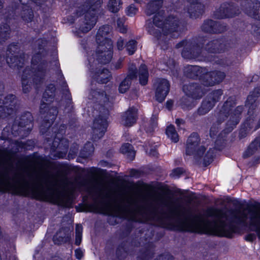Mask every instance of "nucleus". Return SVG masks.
I'll return each mask as SVG.
<instances>
[{
	"label": "nucleus",
	"mask_w": 260,
	"mask_h": 260,
	"mask_svg": "<svg viewBox=\"0 0 260 260\" xmlns=\"http://www.w3.org/2000/svg\"><path fill=\"white\" fill-rule=\"evenodd\" d=\"M189 217L195 221L203 223V225L197 224H187L180 221H176V224L172 222H166L160 220L159 226L171 231L187 232L200 235H207L218 237H225L231 239L233 234L236 233L239 228L232 223L226 224L225 221L220 220L226 218L224 210L215 207H210L204 212L203 215H193L190 214V210H187Z\"/></svg>",
	"instance_id": "1"
},
{
	"label": "nucleus",
	"mask_w": 260,
	"mask_h": 260,
	"mask_svg": "<svg viewBox=\"0 0 260 260\" xmlns=\"http://www.w3.org/2000/svg\"><path fill=\"white\" fill-rule=\"evenodd\" d=\"M236 105V102L235 98L230 96L223 103L221 109L217 113V121L219 123H222L229 116H230V119L226 122L224 128L216 137L213 148L214 150L222 151L224 148L226 141V135L232 132L240 122L243 107L242 106H238L233 110Z\"/></svg>",
	"instance_id": "2"
},
{
	"label": "nucleus",
	"mask_w": 260,
	"mask_h": 260,
	"mask_svg": "<svg viewBox=\"0 0 260 260\" xmlns=\"http://www.w3.org/2000/svg\"><path fill=\"white\" fill-rule=\"evenodd\" d=\"M41 53L39 51L32 57L31 63L36 67H26L22 71L21 84L23 92H30L32 85L39 88L45 81L47 74V61L42 60Z\"/></svg>",
	"instance_id": "3"
},
{
	"label": "nucleus",
	"mask_w": 260,
	"mask_h": 260,
	"mask_svg": "<svg viewBox=\"0 0 260 260\" xmlns=\"http://www.w3.org/2000/svg\"><path fill=\"white\" fill-rule=\"evenodd\" d=\"M183 75L187 78L199 80L205 87L219 84L226 76L224 72L220 71H208L206 68L190 64L184 67Z\"/></svg>",
	"instance_id": "4"
},
{
	"label": "nucleus",
	"mask_w": 260,
	"mask_h": 260,
	"mask_svg": "<svg viewBox=\"0 0 260 260\" xmlns=\"http://www.w3.org/2000/svg\"><path fill=\"white\" fill-rule=\"evenodd\" d=\"M56 90L55 85L53 83H49L46 86L45 91L43 93L42 101L40 107V113L44 115L41 126L44 127V128H41V132L43 134L46 133L51 127L58 113L56 107H50L49 104L44 102V101H46L49 103H51L54 101Z\"/></svg>",
	"instance_id": "5"
},
{
	"label": "nucleus",
	"mask_w": 260,
	"mask_h": 260,
	"mask_svg": "<svg viewBox=\"0 0 260 260\" xmlns=\"http://www.w3.org/2000/svg\"><path fill=\"white\" fill-rule=\"evenodd\" d=\"M207 41L206 36L198 35L189 40L184 39L176 44L175 47H183L182 57L186 59H196L201 56L203 48Z\"/></svg>",
	"instance_id": "6"
},
{
	"label": "nucleus",
	"mask_w": 260,
	"mask_h": 260,
	"mask_svg": "<svg viewBox=\"0 0 260 260\" xmlns=\"http://www.w3.org/2000/svg\"><path fill=\"white\" fill-rule=\"evenodd\" d=\"M101 0H86L85 6L87 12L85 15L84 21L80 24L79 29L83 33L89 31L96 24L100 8L101 7Z\"/></svg>",
	"instance_id": "7"
},
{
	"label": "nucleus",
	"mask_w": 260,
	"mask_h": 260,
	"mask_svg": "<svg viewBox=\"0 0 260 260\" xmlns=\"http://www.w3.org/2000/svg\"><path fill=\"white\" fill-rule=\"evenodd\" d=\"M31 198L40 201H48L62 208H73V199L70 196H66L63 192L54 196L48 190L45 192L36 193L32 192Z\"/></svg>",
	"instance_id": "8"
},
{
	"label": "nucleus",
	"mask_w": 260,
	"mask_h": 260,
	"mask_svg": "<svg viewBox=\"0 0 260 260\" xmlns=\"http://www.w3.org/2000/svg\"><path fill=\"white\" fill-rule=\"evenodd\" d=\"M201 142V138L199 134L197 132L192 133L186 141L185 147V153L188 156H193L196 164L199 165L201 162V159L206 150V147L204 145L199 146Z\"/></svg>",
	"instance_id": "9"
},
{
	"label": "nucleus",
	"mask_w": 260,
	"mask_h": 260,
	"mask_svg": "<svg viewBox=\"0 0 260 260\" xmlns=\"http://www.w3.org/2000/svg\"><path fill=\"white\" fill-rule=\"evenodd\" d=\"M153 23L155 26L161 28L164 36L177 32L179 27L178 21L173 16L166 17L164 10L154 15Z\"/></svg>",
	"instance_id": "10"
},
{
	"label": "nucleus",
	"mask_w": 260,
	"mask_h": 260,
	"mask_svg": "<svg viewBox=\"0 0 260 260\" xmlns=\"http://www.w3.org/2000/svg\"><path fill=\"white\" fill-rule=\"evenodd\" d=\"M103 110V111H100L99 114L93 121L91 140L94 142L104 137L108 126L107 119L109 117V111L104 107Z\"/></svg>",
	"instance_id": "11"
},
{
	"label": "nucleus",
	"mask_w": 260,
	"mask_h": 260,
	"mask_svg": "<svg viewBox=\"0 0 260 260\" xmlns=\"http://www.w3.org/2000/svg\"><path fill=\"white\" fill-rule=\"evenodd\" d=\"M98 46L95 51L96 60L99 64H107L110 62L113 55V46L110 39H104L103 42H99L96 38Z\"/></svg>",
	"instance_id": "12"
},
{
	"label": "nucleus",
	"mask_w": 260,
	"mask_h": 260,
	"mask_svg": "<svg viewBox=\"0 0 260 260\" xmlns=\"http://www.w3.org/2000/svg\"><path fill=\"white\" fill-rule=\"evenodd\" d=\"M240 13L238 4L234 1H228L222 3L218 8L213 12L214 17L217 19L232 18Z\"/></svg>",
	"instance_id": "13"
},
{
	"label": "nucleus",
	"mask_w": 260,
	"mask_h": 260,
	"mask_svg": "<svg viewBox=\"0 0 260 260\" xmlns=\"http://www.w3.org/2000/svg\"><path fill=\"white\" fill-rule=\"evenodd\" d=\"M17 99L15 95L9 94L4 100L0 99V118H7L16 112Z\"/></svg>",
	"instance_id": "14"
},
{
	"label": "nucleus",
	"mask_w": 260,
	"mask_h": 260,
	"mask_svg": "<svg viewBox=\"0 0 260 260\" xmlns=\"http://www.w3.org/2000/svg\"><path fill=\"white\" fill-rule=\"evenodd\" d=\"M247 209L251 215L249 222L250 230L255 232L260 239V216L257 215L256 212L260 211V202L256 201L253 203L247 204Z\"/></svg>",
	"instance_id": "15"
},
{
	"label": "nucleus",
	"mask_w": 260,
	"mask_h": 260,
	"mask_svg": "<svg viewBox=\"0 0 260 260\" xmlns=\"http://www.w3.org/2000/svg\"><path fill=\"white\" fill-rule=\"evenodd\" d=\"M69 149V141L64 138H54L50 147L52 152H55L54 157L62 158Z\"/></svg>",
	"instance_id": "16"
},
{
	"label": "nucleus",
	"mask_w": 260,
	"mask_h": 260,
	"mask_svg": "<svg viewBox=\"0 0 260 260\" xmlns=\"http://www.w3.org/2000/svg\"><path fill=\"white\" fill-rule=\"evenodd\" d=\"M43 1L44 0H19L22 5L20 16L22 20L25 23L32 22L34 18V14L29 3H34L37 6H40L42 4Z\"/></svg>",
	"instance_id": "17"
},
{
	"label": "nucleus",
	"mask_w": 260,
	"mask_h": 260,
	"mask_svg": "<svg viewBox=\"0 0 260 260\" xmlns=\"http://www.w3.org/2000/svg\"><path fill=\"white\" fill-rule=\"evenodd\" d=\"M29 157L33 161H40L46 162L47 166L58 170L60 172L67 173L71 170V166L67 163L52 161L38 154L37 152L29 155Z\"/></svg>",
	"instance_id": "18"
},
{
	"label": "nucleus",
	"mask_w": 260,
	"mask_h": 260,
	"mask_svg": "<svg viewBox=\"0 0 260 260\" xmlns=\"http://www.w3.org/2000/svg\"><path fill=\"white\" fill-rule=\"evenodd\" d=\"M14 123L17 124L18 131L29 134L34 126V117L31 112L25 111L15 119Z\"/></svg>",
	"instance_id": "19"
},
{
	"label": "nucleus",
	"mask_w": 260,
	"mask_h": 260,
	"mask_svg": "<svg viewBox=\"0 0 260 260\" xmlns=\"http://www.w3.org/2000/svg\"><path fill=\"white\" fill-rule=\"evenodd\" d=\"M241 6L244 12L252 18L260 20V1L243 0Z\"/></svg>",
	"instance_id": "20"
},
{
	"label": "nucleus",
	"mask_w": 260,
	"mask_h": 260,
	"mask_svg": "<svg viewBox=\"0 0 260 260\" xmlns=\"http://www.w3.org/2000/svg\"><path fill=\"white\" fill-rule=\"evenodd\" d=\"M201 28L204 32L211 34H221L228 29L227 25L225 23L212 19L204 20Z\"/></svg>",
	"instance_id": "21"
},
{
	"label": "nucleus",
	"mask_w": 260,
	"mask_h": 260,
	"mask_svg": "<svg viewBox=\"0 0 260 260\" xmlns=\"http://www.w3.org/2000/svg\"><path fill=\"white\" fill-rule=\"evenodd\" d=\"M90 72L92 80L99 84H107L112 78L111 72L105 68H96L95 70L90 68Z\"/></svg>",
	"instance_id": "22"
},
{
	"label": "nucleus",
	"mask_w": 260,
	"mask_h": 260,
	"mask_svg": "<svg viewBox=\"0 0 260 260\" xmlns=\"http://www.w3.org/2000/svg\"><path fill=\"white\" fill-rule=\"evenodd\" d=\"M170 90V83L165 78L159 79L157 82L155 92V98L159 103H162L166 99Z\"/></svg>",
	"instance_id": "23"
},
{
	"label": "nucleus",
	"mask_w": 260,
	"mask_h": 260,
	"mask_svg": "<svg viewBox=\"0 0 260 260\" xmlns=\"http://www.w3.org/2000/svg\"><path fill=\"white\" fill-rule=\"evenodd\" d=\"M203 49L209 53H220L225 51L226 44L223 38H217L206 42Z\"/></svg>",
	"instance_id": "24"
},
{
	"label": "nucleus",
	"mask_w": 260,
	"mask_h": 260,
	"mask_svg": "<svg viewBox=\"0 0 260 260\" xmlns=\"http://www.w3.org/2000/svg\"><path fill=\"white\" fill-rule=\"evenodd\" d=\"M260 96V88L255 87L251 91L247 96L245 101V106L248 108L247 115L248 116L253 115L256 118V114L255 113V110L257 106L256 101Z\"/></svg>",
	"instance_id": "25"
},
{
	"label": "nucleus",
	"mask_w": 260,
	"mask_h": 260,
	"mask_svg": "<svg viewBox=\"0 0 260 260\" xmlns=\"http://www.w3.org/2000/svg\"><path fill=\"white\" fill-rule=\"evenodd\" d=\"M183 90L186 96L194 100L200 99L204 94L202 87L198 83L183 85Z\"/></svg>",
	"instance_id": "26"
},
{
	"label": "nucleus",
	"mask_w": 260,
	"mask_h": 260,
	"mask_svg": "<svg viewBox=\"0 0 260 260\" xmlns=\"http://www.w3.org/2000/svg\"><path fill=\"white\" fill-rule=\"evenodd\" d=\"M189 3L187 8V12L191 18H198L201 17L205 12V6L198 0H187Z\"/></svg>",
	"instance_id": "27"
},
{
	"label": "nucleus",
	"mask_w": 260,
	"mask_h": 260,
	"mask_svg": "<svg viewBox=\"0 0 260 260\" xmlns=\"http://www.w3.org/2000/svg\"><path fill=\"white\" fill-rule=\"evenodd\" d=\"M155 245L149 242L145 244L144 247L139 250V254L137 256V260H150L154 255Z\"/></svg>",
	"instance_id": "28"
},
{
	"label": "nucleus",
	"mask_w": 260,
	"mask_h": 260,
	"mask_svg": "<svg viewBox=\"0 0 260 260\" xmlns=\"http://www.w3.org/2000/svg\"><path fill=\"white\" fill-rule=\"evenodd\" d=\"M137 111L133 108H129L121 115L123 124L126 127L132 126L137 122Z\"/></svg>",
	"instance_id": "29"
},
{
	"label": "nucleus",
	"mask_w": 260,
	"mask_h": 260,
	"mask_svg": "<svg viewBox=\"0 0 260 260\" xmlns=\"http://www.w3.org/2000/svg\"><path fill=\"white\" fill-rule=\"evenodd\" d=\"M7 63L10 68L18 71L20 70L24 66V57L22 55H10L7 59Z\"/></svg>",
	"instance_id": "30"
},
{
	"label": "nucleus",
	"mask_w": 260,
	"mask_h": 260,
	"mask_svg": "<svg viewBox=\"0 0 260 260\" xmlns=\"http://www.w3.org/2000/svg\"><path fill=\"white\" fill-rule=\"evenodd\" d=\"M162 2L160 0H152L149 2L145 10V14L146 15L150 16L153 14L154 15L160 12L159 9L162 7ZM162 10H161V11Z\"/></svg>",
	"instance_id": "31"
},
{
	"label": "nucleus",
	"mask_w": 260,
	"mask_h": 260,
	"mask_svg": "<svg viewBox=\"0 0 260 260\" xmlns=\"http://www.w3.org/2000/svg\"><path fill=\"white\" fill-rule=\"evenodd\" d=\"M215 104L208 97H206L201 103V106L198 109L197 111L194 112V115H198L200 116L204 115L210 111L215 106Z\"/></svg>",
	"instance_id": "32"
},
{
	"label": "nucleus",
	"mask_w": 260,
	"mask_h": 260,
	"mask_svg": "<svg viewBox=\"0 0 260 260\" xmlns=\"http://www.w3.org/2000/svg\"><path fill=\"white\" fill-rule=\"evenodd\" d=\"M127 242L123 241L117 246L116 249V256L118 260H124L126 258L128 251Z\"/></svg>",
	"instance_id": "33"
},
{
	"label": "nucleus",
	"mask_w": 260,
	"mask_h": 260,
	"mask_svg": "<svg viewBox=\"0 0 260 260\" xmlns=\"http://www.w3.org/2000/svg\"><path fill=\"white\" fill-rule=\"evenodd\" d=\"M70 240V237L64 232L62 233L59 230L53 236L52 241L55 245H60L62 243H66Z\"/></svg>",
	"instance_id": "34"
},
{
	"label": "nucleus",
	"mask_w": 260,
	"mask_h": 260,
	"mask_svg": "<svg viewBox=\"0 0 260 260\" xmlns=\"http://www.w3.org/2000/svg\"><path fill=\"white\" fill-rule=\"evenodd\" d=\"M149 73L147 66L141 64L139 68V83L142 86L147 84L148 81Z\"/></svg>",
	"instance_id": "35"
},
{
	"label": "nucleus",
	"mask_w": 260,
	"mask_h": 260,
	"mask_svg": "<svg viewBox=\"0 0 260 260\" xmlns=\"http://www.w3.org/2000/svg\"><path fill=\"white\" fill-rule=\"evenodd\" d=\"M120 151L122 154H126L131 160H133L135 158L136 152L134 147L128 143L123 144L120 148Z\"/></svg>",
	"instance_id": "36"
},
{
	"label": "nucleus",
	"mask_w": 260,
	"mask_h": 260,
	"mask_svg": "<svg viewBox=\"0 0 260 260\" xmlns=\"http://www.w3.org/2000/svg\"><path fill=\"white\" fill-rule=\"evenodd\" d=\"M165 134L172 142L177 143L179 140V136L177 133L175 127L173 124H170L166 128Z\"/></svg>",
	"instance_id": "37"
},
{
	"label": "nucleus",
	"mask_w": 260,
	"mask_h": 260,
	"mask_svg": "<svg viewBox=\"0 0 260 260\" xmlns=\"http://www.w3.org/2000/svg\"><path fill=\"white\" fill-rule=\"evenodd\" d=\"M67 129V125L65 124L62 123L58 125V123H55L52 127V131L53 133L54 138H64L63 136L66 134Z\"/></svg>",
	"instance_id": "38"
},
{
	"label": "nucleus",
	"mask_w": 260,
	"mask_h": 260,
	"mask_svg": "<svg viewBox=\"0 0 260 260\" xmlns=\"http://www.w3.org/2000/svg\"><path fill=\"white\" fill-rule=\"evenodd\" d=\"M11 28L10 25L4 23L0 25V42H5L10 38Z\"/></svg>",
	"instance_id": "39"
},
{
	"label": "nucleus",
	"mask_w": 260,
	"mask_h": 260,
	"mask_svg": "<svg viewBox=\"0 0 260 260\" xmlns=\"http://www.w3.org/2000/svg\"><path fill=\"white\" fill-rule=\"evenodd\" d=\"M216 152L214 148H209L205 154L203 159V165L204 167L210 165L214 160L216 155Z\"/></svg>",
	"instance_id": "40"
},
{
	"label": "nucleus",
	"mask_w": 260,
	"mask_h": 260,
	"mask_svg": "<svg viewBox=\"0 0 260 260\" xmlns=\"http://www.w3.org/2000/svg\"><path fill=\"white\" fill-rule=\"evenodd\" d=\"M193 100L187 96L182 97L180 101V106L181 109L184 111L191 109L194 106Z\"/></svg>",
	"instance_id": "41"
},
{
	"label": "nucleus",
	"mask_w": 260,
	"mask_h": 260,
	"mask_svg": "<svg viewBox=\"0 0 260 260\" xmlns=\"http://www.w3.org/2000/svg\"><path fill=\"white\" fill-rule=\"evenodd\" d=\"M102 211H95V212H99L102 213L104 215H108V217L107 218V222L111 225H115L118 223V222L117 221V219H115V217H118L119 218H121L122 217L120 216L119 214L117 213L112 214V213H108L107 212H104L103 211H106L107 210V209L105 208H101Z\"/></svg>",
	"instance_id": "42"
},
{
	"label": "nucleus",
	"mask_w": 260,
	"mask_h": 260,
	"mask_svg": "<svg viewBox=\"0 0 260 260\" xmlns=\"http://www.w3.org/2000/svg\"><path fill=\"white\" fill-rule=\"evenodd\" d=\"M94 149L93 145L91 142H86L80 151L81 157L84 158H87L93 152Z\"/></svg>",
	"instance_id": "43"
},
{
	"label": "nucleus",
	"mask_w": 260,
	"mask_h": 260,
	"mask_svg": "<svg viewBox=\"0 0 260 260\" xmlns=\"http://www.w3.org/2000/svg\"><path fill=\"white\" fill-rule=\"evenodd\" d=\"M256 141V140H253L248 146L247 148L244 151L243 153V157L245 159L250 157L257 150L258 148L255 144Z\"/></svg>",
	"instance_id": "44"
},
{
	"label": "nucleus",
	"mask_w": 260,
	"mask_h": 260,
	"mask_svg": "<svg viewBox=\"0 0 260 260\" xmlns=\"http://www.w3.org/2000/svg\"><path fill=\"white\" fill-rule=\"evenodd\" d=\"M109 33V27L108 25H104L99 28L96 34V38L99 39V42H103L104 39H108L106 36Z\"/></svg>",
	"instance_id": "45"
},
{
	"label": "nucleus",
	"mask_w": 260,
	"mask_h": 260,
	"mask_svg": "<svg viewBox=\"0 0 260 260\" xmlns=\"http://www.w3.org/2000/svg\"><path fill=\"white\" fill-rule=\"evenodd\" d=\"M122 4L121 0H109L107 6L109 11L116 13L119 11Z\"/></svg>",
	"instance_id": "46"
},
{
	"label": "nucleus",
	"mask_w": 260,
	"mask_h": 260,
	"mask_svg": "<svg viewBox=\"0 0 260 260\" xmlns=\"http://www.w3.org/2000/svg\"><path fill=\"white\" fill-rule=\"evenodd\" d=\"M222 94L223 90L221 89H218L212 91L207 95V97L216 104L220 99Z\"/></svg>",
	"instance_id": "47"
},
{
	"label": "nucleus",
	"mask_w": 260,
	"mask_h": 260,
	"mask_svg": "<svg viewBox=\"0 0 260 260\" xmlns=\"http://www.w3.org/2000/svg\"><path fill=\"white\" fill-rule=\"evenodd\" d=\"M138 42L136 40L131 39L126 42L125 48L129 55H133L136 51Z\"/></svg>",
	"instance_id": "48"
},
{
	"label": "nucleus",
	"mask_w": 260,
	"mask_h": 260,
	"mask_svg": "<svg viewBox=\"0 0 260 260\" xmlns=\"http://www.w3.org/2000/svg\"><path fill=\"white\" fill-rule=\"evenodd\" d=\"M132 81L126 77L121 82L118 87L119 92L121 93H125L130 88Z\"/></svg>",
	"instance_id": "49"
},
{
	"label": "nucleus",
	"mask_w": 260,
	"mask_h": 260,
	"mask_svg": "<svg viewBox=\"0 0 260 260\" xmlns=\"http://www.w3.org/2000/svg\"><path fill=\"white\" fill-rule=\"evenodd\" d=\"M19 50L20 48L18 43L13 42L7 46L6 54L8 55H15L19 52Z\"/></svg>",
	"instance_id": "50"
},
{
	"label": "nucleus",
	"mask_w": 260,
	"mask_h": 260,
	"mask_svg": "<svg viewBox=\"0 0 260 260\" xmlns=\"http://www.w3.org/2000/svg\"><path fill=\"white\" fill-rule=\"evenodd\" d=\"M148 33L154 36L157 40L160 39L162 34H163L162 31L160 29L155 28L153 26H149L148 27Z\"/></svg>",
	"instance_id": "51"
},
{
	"label": "nucleus",
	"mask_w": 260,
	"mask_h": 260,
	"mask_svg": "<svg viewBox=\"0 0 260 260\" xmlns=\"http://www.w3.org/2000/svg\"><path fill=\"white\" fill-rule=\"evenodd\" d=\"M151 187L154 190L165 191L168 194H172V191L169 188L167 185H163L161 182H156L155 185L151 186Z\"/></svg>",
	"instance_id": "52"
},
{
	"label": "nucleus",
	"mask_w": 260,
	"mask_h": 260,
	"mask_svg": "<svg viewBox=\"0 0 260 260\" xmlns=\"http://www.w3.org/2000/svg\"><path fill=\"white\" fill-rule=\"evenodd\" d=\"M138 76V70L136 67H131L128 69V72L126 76L125 77L127 79L132 80L136 79Z\"/></svg>",
	"instance_id": "53"
},
{
	"label": "nucleus",
	"mask_w": 260,
	"mask_h": 260,
	"mask_svg": "<svg viewBox=\"0 0 260 260\" xmlns=\"http://www.w3.org/2000/svg\"><path fill=\"white\" fill-rule=\"evenodd\" d=\"M184 172L185 170L183 168L177 167L172 170L170 176L172 178H179Z\"/></svg>",
	"instance_id": "54"
},
{
	"label": "nucleus",
	"mask_w": 260,
	"mask_h": 260,
	"mask_svg": "<svg viewBox=\"0 0 260 260\" xmlns=\"http://www.w3.org/2000/svg\"><path fill=\"white\" fill-rule=\"evenodd\" d=\"M123 59L120 57L117 61L112 62L110 64V69L111 70L115 71L120 69L123 67Z\"/></svg>",
	"instance_id": "55"
},
{
	"label": "nucleus",
	"mask_w": 260,
	"mask_h": 260,
	"mask_svg": "<svg viewBox=\"0 0 260 260\" xmlns=\"http://www.w3.org/2000/svg\"><path fill=\"white\" fill-rule=\"evenodd\" d=\"M19 146L27 150H32L34 148V143L32 140H27L24 142H21Z\"/></svg>",
	"instance_id": "56"
},
{
	"label": "nucleus",
	"mask_w": 260,
	"mask_h": 260,
	"mask_svg": "<svg viewBox=\"0 0 260 260\" xmlns=\"http://www.w3.org/2000/svg\"><path fill=\"white\" fill-rule=\"evenodd\" d=\"M138 11V9L134 4L129 5L126 10V14L127 16L132 17L134 16Z\"/></svg>",
	"instance_id": "57"
},
{
	"label": "nucleus",
	"mask_w": 260,
	"mask_h": 260,
	"mask_svg": "<svg viewBox=\"0 0 260 260\" xmlns=\"http://www.w3.org/2000/svg\"><path fill=\"white\" fill-rule=\"evenodd\" d=\"M66 93H63V95L66 102V107L67 108L70 106V105L73 104V103L72 102L71 93L69 88L66 89Z\"/></svg>",
	"instance_id": "58"
},
{
	"label": "nucleus",
	"mask_w": 260,
	"mask_h": 260,
	"mask_svg": "<svg viewBox=\"0 0 260 260\" xmlns=\"http://www.w3.org/2000/svg\"><path fill=\"white\" fill-rule=\"evenodd\" d=\"M226 201L228 203H232L233 206L236 208L242 209L243 207V204L237 199H231L229 197L226 199Z\"/></svg>",
	"instance_id": "59"
},
{
	"label": "nucleus",
	"mask_w": 260,
	"mask_h": 260,
	"mask_svg": "<svg viewBox=\"0 0 260 260\" xmlns=\"http://www.w3.org/2000/svg\"><path fill=\"white\" fill-rule=\"evenodd\" d=\"M246 216L243 214V217L239 216L236 215H234L232 216V222L236 223L237 224H245V219Z\"/></svg>",
	"instance_id": "60"
},
{
	"label": "nucleus",
	"mask_w": 260,
	"mask_h": 260,
	"mask_svg": "<svg viewBox=\"0 0 260 260\" xmlns=\"http://www.w3.org/2000/svg\"><path fill=\"white\" fill-rule=\"evenodd\" d=\"M143 174V172L136 169H131L129 171V175L136 178H140Z\"/></svg>",
	"instance_id": "61"
},
{
	"label": "nucleus",
	"mask_w": 260,
	"mask_h": 260,
	"mask_svg": "<svg viewBox=\"0 0 260 260\" xmlns=\"http://www.w3.org/2000/svg\"><path fill=\"white\" fill-rule=\"evenodd\" d=\"M154 260H174V257L169 253H161L158 255Z\"/></svg>",
	"instance_id": "62"
},
{
	"label": "nucleus",
	"mask_w": 260,
	"mask_h": 260,
	"mask_svg": "<svg viewBox=\"0 0 260 260\" xmlns=\"http://www.w3.org/2000/svg\"><path fill=\"white\" fill-rule=\"evenodd\" d=\"M91 93L92 94L93 96L95 98H96V96H99L101 97L107 96L106 91L104 90L99 88L92 89Z\"/></svg>",
	"instance_id": "63"
},
{
	"label": "nucleus",
	"mask_w": 260,
	"mask_h": 260,
	"mask_svg": "<svg viewBox=\"0 0 260 260\" xmlns=\"http://www.w3.org/2000/svg\"><path fill=\"white\" fill-rule=\"evenodd\" d=\"M252 30V34L254 36L256 37H260V24H253L251 27Z\"/></svg>",
	"instance_id": "64"
}]
</instances>
